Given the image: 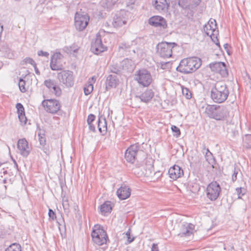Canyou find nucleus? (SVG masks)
I'll return each mask as SVG.
<instances>
[{"label":"nucleus","instance_id":"16","mask_svg":"<svg viewBox=\"0 0 251 251\" xmlns=\"http://www.w3.org/2000/svg\"><path fill=\"white\" fill-rule=\"evenodd\" d=\"M106 49V47L102 44L100 36L97 34L95 42L92 43L91 50L95 54L98 55L103 52Z\"/></svg>","mask_w":251,"mask_h":251},{"label":"nucleus","instance_id":"11","mask_svg":"<svg viewBox=\"0 0 251 251\" xmlns=\"http://www.w3.org/2000/svg\"><path fill=\"white\" fill-rule=\"evenodd\" d=\"M221 192V187L216 181L211 182L207 187L206 195L211 201L217 200Z\"/></svg>","mask_w":251,"mask_h":251},{"label":"nucleus","instance_id":"30","mask_svg":"<svg viewBox=\"0 0 251 251\" xmlns=\"http://www.w3.org/2000/svg\"><path fill=\"white\" fill-rule=\"evenodd\" d=\"M110 72L119 75L123 70V68L121 66V63H114L109 66Z\"/></svg>","mask_w":251,"mask_h":251},{"label":"nucleus","instance_id":"48","mask_svg":"<svg viewBox=\"0 0 251 251\" xmlns=\"http://www.w3.org/2000/svg\"><path fill=\"white\" fill-rule=\"evenodd\" d=\"M48 215L49 218L51 220H54L56 218L55 212L51 209H49Z\"/></svg>","mask_w":251,"mask_h":251},{"label":"nucleus","instance_id":"58","mask_svg":"<svg viewBox=\"0 0 251 251\" xmlns=\"http://www.w3.org/2000/svg\"><path fill=\"white\" fill-rule=\"evenodd\" d=\"M33 66V67L34 68L35 73L37 75H39L40 74V71L38 70V68L37 67L36 64L35 65Z\"/></svg>","mask_w":251,"mask_h":251},{"label":"nucleus","instance_id":"18","mask_svg":"<svg viewBox=\"0 0 251 251\" xmlns=\"http://www.w3.org/2000/svg\"><path fill=\"white\" fill-rule=\"evenodd\" d=\"M195 231V225L191 223H185L182 225L180 232L178 235L181 237L189 236Z\"/></svg>","mask_w":251,"mask_h":251},{"label":"nucleus","instance_id":"22","mask_svg":"<svg viewBox=\"0 0 251 251\" xmlns=\"http://www.w3.org/2000/svg\"><path fill=\"white\" fill-rule=\"evenodd\" d=\"M168 174L170 178L176 180L183 175V171L179 166L175 165L170 168Z\"/></svg>","mask_w":251,"mask_h":251},{"label":"nucleus","instance_id":"45","mask_svg":"<svg viewBox=\"0 0 251 251\" xmlns=\"http://www.w3.org/2000/svg\"><path fill=\"white\" fill-rule=\"evenodd\" d=\"M236 191L238 195V198H241L246 193V189L242 187L237 188Z\"/></svg>","mask_w":251,"mask_h":251},{"label":"nucleus","instance_id":"15","mask_svg":"<svg viewBox=\"0 0 251 251\" xmlns=\"http://www.w3.org/2000/svg\"><path fill=\"white\" fill-rule=\"evenodd\" d=\"M63 55L60 53H54L50 59V67L53 71H61L63 69V66L61 64V60Z\"/></svg>","mask_w":251,"mask_h":251},{"label":"nucleus","instance_id":"63","mask_svg":"<svg viewBox=\"0 0 251 251\" xmlns=\"http://www.w3.org/2000/svg\"><path fill=\"white\" fill-rule=\"evenodd\" d=\"M14 165H15V167L16 168H18V164H17V163H16V164H14Z\"/></svg>","mask_w":251,"mask_h":251},{"label":"nucleus","instance_id":"55","mask_svg":"<svg viewBox=\"0 0 251 251\" xmlns=\"http://www.w3.org/2000/svg\"><path fill=\"white\" fill-rule=\"evenodd\" d=\"M151 251H159L158 245L157 244L153 243L152 244Z\"/></svg>","mask_w":251,"mask_h":251},{"label":"nucleus","instance_id":"24","mask_svg":"<svg viewBox=\"0 0 251 251\" xmlns=\"http://www.w3.org/2000/svg\"><path fill=\"white\" fill-rule=\"evenodd\" d=\"M154 95V92L151 89H147L141 95L137 97H138L141 101L147 103L152 99Z\"/></svg>","mask_w":251,"mask_h":251},{"label":"nucleus","instance_id":"53","mask_svg":"<svg viewBox=\"0 0 251 251\" xmlns=\"http://www.w3.org/2000/svg\"><path fill=\"white\" fill-rule=\"evenodd\" d=\"M67 49L70 53L72 52H77V50H78V48L77 47L74 46L70 47L69 48H67Z\"/></svg>","mask_w":251,"mask_h":251},{"label":"nucleus","instance_id":"8","mask_svg":"<svg viewBox=\"0 0 251 251\" xmlns=\"http://www.w3.org/2000/svg\"><path fill=\"white\" fill-rule=\"evenodd\" d=\"M176 46L175 43L162 42L157 45V52L161 57L169 58L172 56L173 48Z\"/></svg>","mask_w":251,"mask_h":251},{"label":"nucleus","instance_id":"29","mask_svg":"<svg viewBox=\"0 0 251 251\" xmlns=\"http://www.w3.org/2000/svg\"><path fill=\"white\" fill-rule=\"evenodd\" d=\"M126 23V21L124 17L116 15L113 18L112 25L114 27H118L122 26Z\"/></svg>","mask_w":251,"mask_h":251},{"label":"nucleus","instance_id":"3","mask_svg":"<svg viewBox=\"0 0 251 251\" xmlns=\"http://www.w3.org/2000/svg\"><path fill=\"white\" fill-rule=\"evenodd\" d=\"M228 95V89L224 82H217L211 90V98L216 103H221L224 102L227 99Z\"/></svg>","mask_w":251,"mask_h":251},{"label":"nucleus","instance_id":"10","mask_svg":"<svg viewBox=\"0 0 251 251\" xmlns=\"http://www.w3.org/2000/svg\"><path fill=\"white\" fill-rule=\"evenodd\" d=\"M89 21V17L87 14L76 12L75 16V25L77 30H83Z\"/></svg>","mask_w":251,"mask_h":251},{"label":"nucleus","instance_id":"54","mask_svg":"<svg viewBox=\"0 0 251 251\" xmlns=\"http://www.w3.org/2000/svg\"><path fill=\"white\" fill-rule=\"evenodd\" d=\"M37 54L39 56H43L46 57H48V56L49 55V52L47 51H44L43 50L38 51Z\"/></svg>","mask_w":251,"mask_h":251},{"label":"nucleus","instance_id":"31","mask_svg":"<svg viewBox=\"0 0 251 251\" xmlns=\"http://www.w3.org/2000/svg\"><path fill=\"white\" fill-rule=\"evenodd\" d=\"M38 135L39 137V141L41 146L46 145V139L44 131L39 129V132H38Z\"/></svg>","mask_w":251,"mask_h":251},{"label":"nucleus","instance_id":"14","mask_svg":"<svg viewBox=\"0 0 251 251\" xmlns=\"http://www.w3.org/2000/svg\"><path fill=\"white\" fill-rule=\"evenodd\" d=\"M209 67L212 72L219 73L222 77H226L228 75L226 64L222 62H216L210 63Z\"/></svg>","mask_w":251,"mask_h":251},{"label":"nucleus","instance_id":"28","mask_svg":"<svg viewBox=\"0 0 251 251\" xmlns=\"http://www.w3.org/2000/svg\"><path fill=\"white\" fill-rule=\"evenodd\" d=\"M98 127L100 133L104 135L107 130V123L106 119L102 116L99 117L98 122Z\"/></svg>","mask_w":251,"mask_h":251},{"label":"nucleus","instance_id":"12","mask_svg":"<svg viewBox=\"0 0 251 251\" xmlns=\"http://www.w3.org/2000/svg\"><path fill=\"white\" fill-rule=\"evenodd\" d=\"M42 104L46 111L51 114L56 113L61 107L59 101L56 100H44Z\"/></svg>","mask_w":251,"mask_h":251},{"label":"nucleus","instance_id":"36","mask_svg":"<svg viewBox=\"0 0 251 251\" xmlns=\"http://www.w3.org/2000/svg\"><path fill=\"white\" fill-rule=\"evenodd\" d=\"M50 90L57 97H59L62 94V90L58 83H57L53 88H51Z\"/></svg>","mask_w":251,"mask_h":251},{"label":"nucleus","instance_id":"60","mask_svg":"<svg viewBox=\"0 0 251 251\" xmlns=\"http://www.w3.org/2000/svg\"><path fill=\"white\" fill-rule=\"evenodd\" d=\"M126 235L127 237H128V236H130V229H129L127 231V232L126 233Z\"/></svg>","mask_w":251,"mask_h":251},{"label":"nucleus","instance_id":"40","mask_svg":"<svg viewBox=\"0 0 251 251\" xmlns=\"http://www.w3.org/2000/svg\"><path fill=\"white\" fill-rule=\"evenodd\" d=\"M16 107L17 109L18 115L25 114V108L21 103H17L16 105Z\"/></svg>","mask_w":251,"mask_h":251},{"label":"nucleus","instance_id":"43","mask_svg":"<svg viewBox=\"0 0 251 251\" xmlns=\"http://www.w3.org/2000/svg\"><path fill=\"white\" fill-rule=\"evenodd\" d=\"M62 205L65 211H68L69 209V203L67 198L65 196L62 199Z\"/></svg>","mask_w":251,"mask_h":251},{"label":"nucleus","instance_id":"62","mask_svg":"<svg viewBox=\"0 0 251 251\" xmlns=\"http://www.w3.org/2000/svg\"><path fill=\"white\" fill-rule=\"evenodd\" d=\"M13 159V162H14V164H16L17 162H16V161H15V160H14V159Z\"/></svg>","mask_w":251,"mask_h":251},{"label":"nucleus","instance_id":"20","mask_svg":"<svg viewBox=\"0 0 251 251\" xmlns=\"http://www.w3.org/2000/svg\"><path fill=\"white\" fill-rule=\"evenodd\" d=\"M153 5L159 12L165 13L169 8L170 3L167 0H153Z\"/></svg>","mask_w":251,"mask_h":251},{"label":"nucleus","instance_id":"33","mask_svg":"<svg viewBox=\"0 0 251 251\" xmlns=\"http://www.w3.org/2000/svg\"><path fill=\"white\" fill-rule=\"evenodd\" d=\"M5 251H21V246L19 244L14 243L7 248Z\"/></svg>","mask_w":251,"mask_h":251},{"label":"nucleus","instance_id":"39","mask_svg":"<svg viewBox=\"0 0 251 251\" xmlns=\"http://www.w3.org/2000/svg\"><path fill=\"white\" fill-rule=\"evenodd\" d=\"M118 1V0H105V6L107 9H110Z\"/></svg>","mask_w":251,"mask_h":251},{"label":"nucleus","instance_id":"32","mask_svg":"<svg viewBox=\"0 0 251 251\" xmlns=\"http://www.w3.org/2000/svg\"><path fill=\"white\" fill-rule=\"evenodd\" d=\"M57 83L55 80L51 78L46 79L44 82V85L50 90L53 88Z\"/></svg>","mask_w":251,"mask_h":251},{"label":"nucleus","instance_id":"6","mask_svg":"<svg viewBox=\"0 0 251 251\" xmlns=\"http://www.w3.org/2000/svg\"><path fill=\"white\" fill-rule=\"evenodd\" d=\"M217 24L216 20L211 19L207 24L203 26V30L207 36H209L212 41L216 44L219 48L220 45L219 40L217 38L218 30H217Z\"/></svg>","mask_w":251,"mask_h":251},{"label":"nucleus","instance_id":"57","mask_svg":"<svg viewBox=\"0 0 251 251\" xmlns=\"http://www.w3.org/2000/svg\"><path fill=\"white\" fill-rule=\"evenodd\" d=\"M224 47L225 50H226V51L227 52V54H230V52H229V49H228V48L229 47V45L227 43H226V44H224Z\"/></svg>","mask_w":251,"mask_h":251},{"label":"nucleus","instance_id":"59","mask_svg":"<svg viewBox=\"0 0 251 251\" xmlns=\"http://www.w3.org/2000/svg\"><path fill=\"white\" fill-rule=\"evenodd\" d=\"M134 239V238L133 237V238H131L130 236L127 237V242L128 243H130L132 242H133Z\"/></svg>","mask_w":251,"mask_h":251},{"label":"nucleus","instance_id":"4","mask_svg":"<svg viewBox=\"0 0 251 251\" xmlns=\"http://www.w3.org/2000/svg\"><path fill=\"white\" fill-rule=\"evenodd\" d=\"M91 236L94 243L99 246L105 244L107 241L108 240L106 232L100 225L94 226L91 233Z\"/></svg>","mask_w":251,"mask_h":251},{"label":"nucleus","instance_id":"50","mask_svg":"<svg viewBox=\"0 0 251 251\" xmlns=\"http://www.w3.org/2000/svg\"><path fill=\"white\" fill-rule=\"evenodd\" d=\"M95 118H96V117L94 114H89L87 118V123L88 124L92 123L95 120Z\"/></svg>","mask_w":251,"mask_h":251},{"label":"nucleus","instance_id":"17","mask_svg":"<svg viewBox=\"0 0 251 251\" xmlns=\"http://www.w3.org/2000/svg\"><path fill=\"white\" fill-rule=\"evenodd\" d=\"M17 148L19 151L20 154L24 157H26L30 152L28 142L25 138L18 140Z\"/></svg>","mask_w":251,"mask_h":251},{"label":"nucleus","instance_id":"38","mask_svg":"<svg viewBox=\"0 0 251 251\" xmlns=\"http://www.w3.org/2000/svg\"><path fill=\"white\" fill-rule=\"evenodd\" d=\"M119 49L120 50H122L126 53H128L130 51L131 47L130 45L126 43H122L119 46Z\"/></svg>","mask_w":251,"mask_h":251},{"label":"nucleus","instance_id":"49","mask_svg":"<svg viewBox=\"0 0 251 251\" xmlns=\"http://www.w3.org/2000/svg\"><path fill=\"white\" fill-rule=\"evenodd\" d=\"M56 223L60 230H61V228H63V227L65 226V221H56Z\"/></svg>","mask_w":251,"mask_h":251},{"label":"nucleus","instance_id":"23","mask_svg":"<svg viewBox=\"0 0 251 251\" xmlns=\"http://www.w3.org/2000/svg\"><path fill=\"white\" fill-rule=\"evenodd\" d=\"M119 83V79L116 75H109L105 81V91H108L112 88L117 87Z\"/></svg>","mask_w":251,"mask_h":251},{"label":"nucleus","instance_id":"52","mask_svg":"<svg viewBox=\"0 0 251 251\" xmlns=\"http://www.w3.org/2000/svg\"><path fill=\"white\" fill-rule=\"evenodd\" d=\"M42 146L41 149L43 150L44 152L46 154L49 155L50 152V150L49 146H47L46 144L45 146Z\"/></svg>","mask_w":251,"mask_h":251},{"label":"nucleus","instance_id":"56","mask_svg":"<svg viewBox=\"0 0 251 251\" xmlns=\"http://www.w3.org/2000/svg\"><path fill=\"white\" fill-rule=\"evenodd\" d=\"M88 125H89V129L90 130L93 131V132H95L96 131V129H95V127L94 126V125L91 123V124H88Z\"/></svg>","mask_w":251,"mask_h":251},{"label":"nucleus","instance_id":"46","mask_svg":"<svg viewBox=\"0 0 251 251\" xmlns=\"http://www.w3.org/2000/svg\"><path fill=\"white\" fill-rule=\"evenodd\" d=\"M23 64L28 63V64L32 65V66H34L36 64L35 63V62L34 61V60L32 58H30V57H26L23 61Z\"/></svg>","mask_w":251,"mask_h":251},{"label":"nucleus","instance_id":"44","mask_svg":"<svg viewBox=\"0 0 251 251\" xmlns=\"http://www.w3.org/2000/svg\"><path fill=\"white\" fill-rule=\"evenodd\" d=\"M171 129L172 131L174 133H175V134H174V136H176V137H179L180 135L181 132L179 128L177 127L176 126H171Z\"/></svg>","mask_w":251,"mask_h":251},{"label":"nucleus","instance_id":"2","mask_svg":"<svg viewBox=\"0 0 251 251\" xmlns=\"http://www.w3.org/2000/svg\"><path fill=\"white\" fill-rule=\"evenodd\" d=\"M201 65V59L197 57H191L182 59L176 71L184 74H191L198 69Z\"/></svg>","mask_w":251,"mask_h":251},{"label":"nucleus","instance_id":"37","mask_svg":"<svg viewBox=\"0 0 251 251\" xmlns=\"http://www.w3.org/2000/svg\"><path fill=\"white\" fill-rule=\"evenodd\" d=\"M190 0H179L178 5L183 9H187L189 7Z\"/></svg>","mask_w":251,"mask_h":251},{"label":"nucleus","instance_id":"51","mask_svg":"<svg viewBox=\"0 0 251 251\" xmlns=\"http://www.w3.org/2000/svg\"><path fill=\"white\" fill-rule=\"evenodd\" d=\"M238 173V169L234 168L233 173L232 175V180L233 182H235L237 179V175Z\"/></svg>","mask_w":251,"mask_h":251},{"label":"nucleus","instance_id":"27","mask_svg":"<svg viewBox=\"0 0 251 251\" xmlns=\"http://www.w3.org/2000/svg\"><path fill=\"white\" fill-rule=\"evenodd\" d=\"M113 204L110 201H106L100 205V211L102 215H105L107 213L111 212Z\"/></svg>","mask_w":251,"mask_h":251},{"label":"nucleus","instance_id":"1","mask_svg":"<svg viewBox=\"0 0 251 251\" xmlns=\"http://www.w3.org/2000/svg\"><path fill=\"white\" fill-rule=\"evenodd\" d=\"M205 113L210 118L217 121L224 122L223 127L233 124L232 119L230 117L229 112L227 108L219 105H207Z\"/></svg>","mask_w":251,"mask_h":251},{"label":"nucleus","instance_id":"34","mask_svg":"<svg viewBox=\"0 0 251 251\" xmlns=\"http://www.w3.org/2000/svg\"><path fill=\"white\" fill-rule=\"evenodd\" d=\"M205 158L209 164L211 165L212 168H214L216 164L215 160L212 153H205Z\"/></svg>","mask_w":251,"mask_h":251},{"label":"nucleus","instance_id":"41","mask_svg":"<svg viewBox=\"0 0 251 251\" xmlns=\"http://www.w3.org/2000/svg\"><path fill=\"white\" fill-rule=\"evenodd\" d=\"M25 81L22 78H20L19 81V86L20 91L24 93L26 92V90L25 88Z\"/></svg>","mask_w":251,"mask_h":251},{"label":"nucleus","instance_id":"35","mask_svg":"<svg viewBox=\"0 0 251 251\" xmlns=\"http://www.w3.org/2000/svg\"><path fill=\"white\" fill-rule=\"evenodd\" d=\"M244 146L248 149L251 148V135L247 134L243 138Z\"/></svg>","mask_w":251,"mask_h":251},{"label":"nucleus","instance_id":"9","mask_svg":"<svg viewBox=\"0 0 251 251\" xmlns=\"http://www.w3.org/2000/svg\"><path fill=\"white\" fill-rule=\"evenodd\" d=\"M141 145L136 143L131 145L125 152V157L126 161L131 163H133L136 159H137L138 154L143 153V151L140 150Z\"/></svg>","mask_w":251,"mask_h":251},{"label":"nucleus","instance_id":"47","mask_svg":"<svg viewBox=\"0 0 251 251\" xmlns=\"http://www.w3.org/2000/svg\"><path fill=\"white\" fill-rule=\"evenodd\" d=\"M18 118L20 122L23 125H25L26 124L27 119L25 116V114L18 115Z\"/></svg>","mask_w":251,"mask_h":251},{"label":"nucleus","instance_id":"64","mask_svg":"<svg viewBox=\"0 0 251 251\" xmlns=\"http://www.w3.org/2000/svg\"><path fill=\"white\" fill-rule=\"evenodd\" d=\"M6 180L4 179V180H3V183H6Z\"/></svg>","mask_w":251,"mask_h":251},{"label":"nucleus","instance_id":"7","mask_svg":"<svg viewBox=\"0 0 251 251\" xmlns=\"http://www.w3.org/2000/svg\"><path fill=\"white\" fill-rule=\"evenodd\" d=\"M134 79L144 87L149 86L152 81L150 72L146 69L137 71L134 75Z\"/></svg>","mask_w":251,"mask_h":251},{"label":"nucleus","instance_id":"26","mask_svg":"<svg viewBox=\"0 0 251 251\" xmlns=\"http://www.w3.org/2000/svg\"><path fill=\"white\" fill-rule=\"evenodd\" d=\"M96 77L93 76L89 78L88 82L84 87V93L86 96L89 95L93 90V84L96 80Z\"/></svg>","mask_w":251,"mask_h":251},{"label":"nucleus","instance_id":"42","mask_svg":"<svg viewBox=\"0 0 251 251\" xmlns=\"http://www.w3.org/2000/svg\"><path fill=\"white\" fill-rule=\"evenodd\" d=\"M182 92L183 96H184L186 99H190L192 97V94L190 91L187 88H182Z\"/></svg>","mask_w":251,"mask_h":251},{"label":"nucleus","instance_id":"19","mask_svg":"<svg viewBox=\"0 0 251 251\" xmlns=\"http://www.w3.org/2000/svg\"><path fill=\"white\" fill-rule=\"evenodd\" d=\"M149 23L155 27H159L165 29L167 27L166 20L161 16H156L150 18Z\"/></svg>","mask_w":251,"mask_h":251},{"label":"nucleus","instance_id":"13","mask_svg":"<svg viewBox=\"0 0 251 251\" xmlns=\"http://www.w3.org/2000/svg\"><path fill=\"white\" fill-rule=\"evenodd\" d=\"M147 167H148V169H145L143 165L136 164L132 168V171L138 177L142 176H149L153 173V167L151 164L149 166L147 165Z\"/></svg>","mask_w":251,"mask_h":251},{"label":"nucleus","instance_id":"61","mask_svg":"<svg viewBox=\"0 0 251 251\" xmlns=\"http://www.w3.org/2000/svg\"><path fill=\"white\" fill-rule=\"evenodd\" d=\"M206 153H211V152L209 151V150H208V149H206Z\"/></svg>","mask_w":251,"mask_h":251},{"label":"nucleus","instance_id":"5","mask_svg":"<svg viewBox=\"0 0 251 251\" xmlns=\"http://www.w3.org/2000/svg\"><path fill=\"white\" fill-rule=\"evenodd\" d=\"M56 77L60 84L64 87L70 88L74 86L75 76L72 71L62 70L57 73Z\"/></svg>","mask_w":251,"mask_h":251},{"label":"nucleus","instance_id":"25","mask_svg":"<svg viewBox=\"0 0 251 251\" xmlns=\"http://www.w3.org/2000/svg\"><path fill=\"white\" fill-rule=\"evenodd\" d=\"M121 66L123 68V70L127 72H131L135 68L133 61L131 59L128 58L125 59L121 62Z\"/></svg>","mask_w":251,"mask_h":251},{"label":"nucleus","instance_id":"21","mask_svg":"<svg viewBox=\"0 0 251 251\" xmlns=\"http://www.w3.org/2000/svg\"><path fill=\"white\" fill-rule=\"evenodd\" d=\"M116 194L120 200H124L130 197L131 190L128 186L122 185L117 190Z\"/></svg>","mask_w":251,"mask_h":251}]
</instances>
